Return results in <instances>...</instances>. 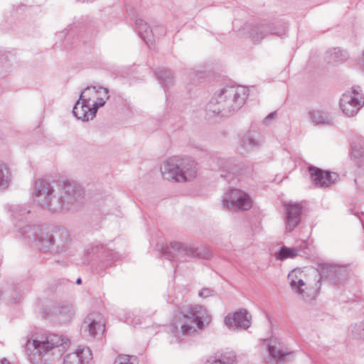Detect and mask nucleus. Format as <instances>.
<instances>
[{
    "instance_id": "nucleus-1",
    "label": "nucleus",
    "mask_w": 364,
    "mask_h": 364,
    "mask_svg": "<svg viewBox=\"0 0 364 364\" xmlns=\"http://www.w3.org/2000/svg\"><path fill=\"white\" fill-rule=\"evenodd\" d=\"M38 179L34 184L35 200L52 213L75 208L84 198L82 188L68 180L55 184Z\"/></svg>"
},
{
    "instance_id": "nucleus-2",
    "label": "nucleus",
    "mask_w": 364,
    "mask_h": 364,
    "mask_svg": "<svg viewBox=\"0 0 364 364\" xmlns=\"http://www.w3.org/2000/svg\"><path fill=\"white\" fill-rule=\"evenodd\" d=\"M342 267L331 264H322L319 266L318 271L315 272V286L309 287V291L305 292L304 287H306V282L304 280V272L299 269H293L288 274V280L292 291L297 294L306 301L314 300L320 289L321 279L334 280L338 278Z\"/></svg>"
},
{
    "instance_id": "nucleus-3",
    "label": "nucleus",
    "mask_w": 364,
    "mask_h": 364,
    "mask_svg": "<svg viewBox=\"0 0 364 364\" xmlns=\"http://www.w3.org/2000/svg\"><path fill=\"white\" fill-rule=\"evenodd\" d=\"M247 90L244 87L230 86L215 92L205 107L209 115L228 116L240 109L247 97Z\"/></svg>"
},
{
    "instance_id": "nucleus-4",
    "label": "nucleus",
    "mask_w": 364,
    "mask_h": 364,
    "mask_svg": "<svg viewBox=\"0 0 364 364\" xmlns=\"http://www.w3.org/2000/svg\"><path fill=\"white\" fill-rule=\"evenodd\" d=\"M198 170V164L194 160L178 156L169 158L161 166L164 178L177 182H185L196 178Z\"/></svg>"
},
{
    "instance_id": "nucleus-5",
    "label": "nucleus",
    "mask_w": 364,
    "mask_h": 364,
    "mask_svg": "<svg viewBox=\"0 0 364 364\" xmlns=\"http://www.w3.org/2000/svg\"><path fill=\"white\" fill-rule=\"evenodd\" d=\"M46 232L38 225H26L19 229V232L28 244L35 245L41 252H48L52 247V237L46 236Z\"/></svg>"
},
{
    "instance_id": "nucleus-6",
    "label": "nucleus",
    "mask_w": 364,
    "mask_h": 364,
    "mask_svg": "<svg viewBox=\"0 0 364 364\" xmlns=\"http://www.w3.org/2000/svg\"><path fill=\"white\" fill-rule=\"evenodd\" d=\"M242 31L254 43H259L269 35H281L276 26L270 23H245Z\"/></svg>"
},
{
    "instance_id": "nucleus-7",
    "label": "nucleus",
    "mask_w": 364,
    "mask_h": 364,
    "mask_svg": "<svg viewBox=\"0 0 364 364\" xmlns=\"http://www.w3.org/2000/svg\"><path fill=\"white\" fill-rule=\"evenodd\" d=\"M181 316L184 318L191 319L200 330L208 326L212 320L211 315L201 305H188L181 310Z\"/></svg>"
},
{
    "instance_id": "nucleus-8",
    "label": "nucleus",
    "mask_w": 364,
    "mask_h": 364,
    "mask_svg": "<svg viewBox=\"0 0 364 364\" xmlns=\"http://www.w3.org/2000/svg\"><path fill=\"white\" fill-rule=\"evenodd\" d=\"M340 107L344 114L353 117L364 105V98L355 90L347 91L340 99Z\"/></svg>"
},
{
    "instance_id": "nucleus-9",
    "label": "nucleus",
    "mask_w": 364,
    "mask_h": 364,
    "mask_svg": "<svg viewBox=\"0 0 364 364\" xmlns=\"http://www.w3.org/2000/svg\"><path fill=\"white\" fill-rule=\"evenodd\" d=\"M223 206L228 208L248 210L252 201L248 194L240 189H232L222 200Z\"/></svg>"
},
{
    "instance_id": "nucleus-10",
    "label": "nucleus",
    "mask_w": 364,
    "mask_h": 364,
    "mask_svg": "<svg viewBox=\"0 0 364 364\" xmlns=\"http://www.w3.org/2000/svg\"><path fill=\"white\" fill-rule=\"evenodd\" d=\"M266 362L271 364H285L293 358V351L285 347L283 343H268L266 346Z\"/></svg>"
},
{
    "instance_id": "nucleus-11",
    "label": "nucleus",
    "mask_w": 364,
    "mask_h": 364,
    "mask_svg": "<svg viewBox=\"0 0 364 364\" xmlns=\"http://www.w3.org/2000/svg\"><path fill=\"white\" fill-rule=\"evenodd\" d=\"M224 323L231 331L248 329L252 324V315L245 309L228 314L224 318Z\"/></svg>"
},
{
    "instance_id": "nucleus-12",
    "label": "nucleus",
    "mask_w": 364,
    "mask_h": 364,
    "mask_svg": "<svg viewBox=\"0 0 364 364\" xmlns=\"http://www.w3.org/2000/svg\"><path fill=\"white\" fill-rule=\"evenodd\" d=\"M55 343H26V352L30 362L42 364V357L54 347Z\"/></svg>"
},
{
    "instance_id": "nucleus-13",
    "label": "nucleus",
    "mask_w": 364,
    "mask_h": 364,
    "mask_svg": "<svg viewBox=\"0 0 364 364\" xmlns=\"http://www.w3.org/2000/svg\"><path fill=\"white\" fill-rule=\"evenodd\" d=\"M309 171L313 183L317 187H328L337 177L335 173H330L313 166L309 168Z\"/></svg>"
},
{
    "instance_id": "nucleus-14",
    "label": "nucleus",
    "mask_w": 364,
    "mask_h": 364,
    "mask_svg": "<svg viewBox=\"0 0 364 364\" xmlns=\"http://www.w3.org/2000/svg\"><path fill=\"white\" fill-rule=\"evenodd\" d=\"M302 207L300 204H287L285 205L286 230L291 232L300 223Z\"/></svg>"
},
{
    "instance_id": "nucleus-15",
    "label": "nucleus",
    "mask_w": 364,
    "mask_h": 364,
    "mask_svg": "<svg viewBox=\"0 0 364 364\" xmlns=\"http://www.w3.org/2000/svg\"><path fill=\"white\" fill-rule=\"evenodd\" d=\"M46 236L52 237V247L55 246L56 252L64 250L70 242V237L68 231L64 228L56 229L53 233L46 232Z\"/></svg>"
},
{
    "instance_id": "nucleus-16",
    "label": "nucleus",
    "mask_w": 364,
    "mask_h": 364,
    "mask_svg": "<svg viewBox=\"0 0 364 364\" xmlns=\"http://www.w3.org/2000/svg\"><path fill=\"white\" fill-rule=\"evenodd\" d=\"M85 91L82 92L77 102L73 109L74 116L82 122H88L89 116L91 115V107L90 105V98L85 97Z\"/></svg>"
},
{
    "instance_id": "nucleus-17",
    "label": "nucleus",
    "mask_w": 364,
    "mask_h": 364,
    "mask_svg": "<svg viewBox=\"0 0 364 364\" xmlns=\"http://www.w3.org/2000/svg\"><path fill=\"white\" fill-rule=\"evenodd\" d=\"M90 360L91 350L89 348H79L76 352L65 356L63 364H89Z\"/></svg>"
},
{
    "instance_id": "nucleus-18",
    "label": "nucleus",
    "mask_w": 364,
    "mask_h": 364,
    "mask_svg": "<svg viewBox=\"0 0 364 364\" xmlns=\"http://www.w3.org/2000/svg\"><path fill=\"white\" fill-rule=\"evenodd\" d=\"M26 341H70L68 338L58 334L47 333L43 329L34 328L27 336Z\"/></svg>"
},
{
    "instance_id": "nucleus-19",
    "label": "nucleus",
    "mask_w": 364,
    "mask_h": 364,
    "mask_svg": "<svg viewBox=\"0 0 364 364\" xmlns=\"http://www.w3.org/2000/svg\"><path fill=\"white\" fill-rule=\"evenodd\" d=\"M307 247V243L306 241L302 242L296 247H288L283 246L280 250L275 253V258L277 260H285L287 259H294L301 255V252Z\"/></svg>"
},
{
    "instance_id": "nucleus-20",
    "label": "nucleus",
    "mask_w": 364,
    "mask_h": 364,
    "mask_svg": "<svg viewBox=\"0 0 364 364\" xmlns=\"http://www.w3.org/2000/svg\"><path fill=\"white\" fill-rule=\"evenodd\" d=\"M94 93H92V97H95V100L92 104V119L95 117L97 109L104 106L109 99L108 90L102 87L92 86Z\"/></svg>"
},
{
    "instance_id": "nucleus-21",
    "label": "nucleus",
    "mask_w": 364,
    "mask_h": 364,
    "mask_svg": "<svg viewBox=\"0 0 364 364\" xmlns=\"http://www.w3.org/2000/svg\"><path fill=\"white\" fill-rule=\"evenodd\" d=\"M135 25L141 39L148 46H152L154 42V36L147 23L141 18H138L135 21Z\"/></svg>"
},
{
    "instance_id": "nucleus-22",
    "label": "nucleus",
    "mask_w": 364,
    "mask_h": 364,
    "mask_svg": "<svg viewBox=\"0 0 364 364\" xmlns=\"http://www.w3.org/2000/svg\"><path fill=\"white\" fill-rule=\"evenodd\" d=\"M171 250L174 255L173 258L178 261L186 260V256L194 257L196 255V251L181 242H173L171 244Z\"/></svg>"
},
{
    "instance_id": "nucleus-23",
    "label": "nucleus",
    "mask_w": 364,
    "mask_h": 364,
    "mask_svg": "<svg viewBox=\"0 0 364 364\" xmlns=\"http://www.w3.org/2000/svg\"><path fill=\"white\" fill-rule=\"evenodd\" d=\"M308 116L312 123L315 124L326 126H332L333 124V119L328 118L326 114L321 110L311 109L308 112Z\"/></svg>"
},
{
    "instance_id": "nucleus-24",
    "label": "nucleus",
    "mask_w": 364,
    "mask_h": 364,
    "mask_svg": "<svg viewBox=\"0 0 364 364\" xmlns=\"http://www.w3.org/2000/svg\"><path fill=\"white\" fill-rule=\"evenodd\" d=\"M326 58L329 63L338 64L346 61L348 58V54L338 48H334L326 53Z\"/></svg>"
},
{
    "instance_id": "nucleus-25",
    "label": "nucleus",
    "mask_w": 364,
    "mask_h": 364,
    "mask_svg": "<svg viewBox=\"0 0 364 364\" xmlns=\"http://www.w3.org/2000/svg\"><path fill=\"white\" fill-rule=\"evenodd\" d=\"M156 74L166 87H169L173 83V75L171 71L167 68H160L156 71Z\"/></svg>"
},
{
    "instance_id": "nucleus-26",
    "label": "nucleus",
    "mask_w": 364,
    "mask_h": 364,
    "mask_svg": "<svg viewBox=\"0 0 364 364\" xmlns=\"http://www.w3.org/2000/svg\"><path fill=\"white\" fill-rule=\"evenodd\" d=\"M11 181L10 172L6 164L0 163V188H6Z\"/></svg>"
},
{
    "instance_id": "nucleus-27",
    "label": "nucleus",
    "mask_w": 364,
    "mask_h": 364,
    "mask_svg": "<svg viewBox=\"0 0 364 364\" xmlns=\"http://www.w3.org/2000/svg\"><path fill=\"white\" fill-rule=\"evenodd\" d=\"M217 360H220L221 364H237V358L234 351H226L222 353Z\"/></svg>"
},
{
    "instance_id": "nucleus-28",
    "label": "nucleus",
    "mask_w": 364,
    "mask_h": 364,
    "mask_svg": "<svg viewBox=\"0 0 364 364\" xmlns=\"http://www.w3.org/2000/svg\"><path fill=\"white\" fill-rule=\"evenodd\" d=\"M105 331V322L104 320H100L98 322H96L95 320H92V337H95V339H101V338L98 336H101Z\"/></svg>"
},
{
    "instance_id": "nucleus-29",
    "label": "nucleus",
    "mask_w": 364,
    "mask_h": 364,
    "mask_svg": "<svg viewBox=\"0 0 364 364\" xmlns=\"http://www.w3.org/2000/svg\"><path fill=\"white\" fill-rule=\"evenodd\" d=\"M60 315V319L63 321H67L70 320L74 314L72 306L70 304L65 305L58 311Z\"/></svg>"
},
{
    "instance_id": "nucleus-30",
    "label": "nucleus",
    "mask_w": 364,
    "mask_h": 364,
    "mask_svg": "<svg viewBox=\"0 0 364 364\" xmlns=\"http://www.w3.org/2000/svg\"><path fill=\"white\" fill-rule=\"evenodd\" d=\"M135 360V356L121 354L115 358L113 364H134Z\"/></svg>"
},
{
    "instance_id": "nucleus-31",
    "label": "nucleus",
    "mask_w": 364,
    "mask_h": 364,
    "mask_svg": "<svg viewBox=\"0 0 364 364\" xmlns=\"http://www.w3.org/2000/svg\"><path fill=\"white\" fill-rule=\"evenodd\" d=\"M242 144L244 146H247V148L252 149L255 147H257L259 145V141H256L255 139H252L249 135L245 136L242 140Z\"/></svg>"
},
{
    "instance_id": "nucleus-32",
    "label": "nucleus",
    "mask_w": 364,
    "mask_h": 364,
    "mask_svg": "<svg viewBox=\"0 0 364 364\" xmlns=\"http://www.w3.org/2000/svg\"><path fill=\"white\" fill-rule=\"evenodd\" d=\"M30 213V210L28 208L26 205H20L18 206L14 213V218H18L21 216H24L26 214H28Z\"/></svg>"
},
{
    "instance_id": "nucleus-33",
    "label": "nucleus",
    "mask_w": 364,
    "mask_h": 364,
    "mask_svg": "<svg viewBox=\"0 0 364 364\" xmlns=\"http://www.w3.org/2000/svg\"><path fill=\"white\" fill-rule=\"evenodd\" d=\"M181 331L183 336H191L196 332V330L193 326L183 323L181 326Z\"/></svg>"
},
{
    "instance_id": "nucleus-34",
    "label": "nucleus",
    "mask_w": 364,
    "mask_h": 364,
    "mask_svg": "<svg viewBox=\"0 0 364 364\" xmlns=\"http://www.w3.org/2000/svg\"><path fill=\"white\" fill-rule=\"evenodd\" d=\"M213 292L214 291L211 289L203 288L199 291L198 295L200 297L207 298L208 296H212L213 294Z\"/></svg>"
},
{
    "instance_id": "nucleus-35",
    "label": "nucleus",
    "mask_w": 364,
    "mask_h": 364,
    "mask_svg": "<svg viewBox=\"0 0 364 364\" xmlns=\"http://www.w3.org/2000/svg\"><path fill=\"white\" fill-rule=\"evenodd\" d=\"M361 330L364 331V323H359L358 325H355L354 330H353V333L360 336L364 335V333H361Z\"/></svg>"
},
{
    "instance_id": "nucleus-36",
    "label": "nucleus",
    "mask_w": 364,
    "mask_h": 364,
    "mask_svg": "<svg viewBox=\"0 0 364 364\" xmlns=\"http://www.w3.org/2000/svg\"><path fill=\"white\" fill-rule=\"evenodd\" d=\"M277 113L276 112L269 113L264 119V123L267 125L269 124V121L270 119H274L276 117Z\"/></svg>"
},
{
    "instance_id": "nucleus-37",
    "label": "nucleus",
    "mask_w": 364,
    "mask_h": 364,
    "mask_svg": "<svg viewBox=\"0 0 364 364\" xmlns=\"http://www.w3.org/2000/svg\"><path fill=\"white\" fill-rule=\"evenodd\" d=\"M314 286H315V282L312 283L310 281H306V287H304L305 292L309 291V287H314Z\"/></svg>"
},
{
    "instance_id": "nucleus-38",
    "label": "nucleus",
    "mask_w": 364,
    "mask_h": 364,
    "mask_svg": "<svg viewBox=\"0 0 364 364\" xmlns=\"http://www.w3.org/2000/svg\"><path fill=\"white\" fill-rule=\"evenodd\" d=\"M205 364H221L220 360H217L215 358H210Z\"/></svg>"
},
{
    "instance_id": "nucleus-39",
    "label": "nucleus",
    "mask_w": 364,
    "mask_h": 364,
    "mask_svg": "<svg viewBox=\"0 0 364 364\" xmlns=\"http://www.w3.org/2000/svg\"><path fill=\"white\" fill-rule=\"evenodd\" d=\"M277 338L275 336L272 335L271 337H267V338H263L262 340V341H264V342H266V341H273L277 340Z\"/></svg>"
},
{
    "instance_id": "nucleus-40",
    "label": "nucleus",
    "mask_w": 364,
    "mask_h": 364,
    "mask_svg": "<svg viewBox=\"0 0 364 364\" xmlns=\"http://www.w3.org/2000/svg\"><path fill=\"white\" fill-rule=\"evenodd\" d=\"M20 298H21V295H20L19 292H16L15 294V296L11 298V300L14 302H16L19 300Z\"/></svg>"
},
{
    "instance_id": "nucleus-41",
    "label": "nucleus",
    "mask_w": 364,
    "mask_h": 364,
    "mask_svg": "<svg viewBox=\"0 0 364 364\" xmlns=\"http://www.w3.org/2000/svg\"><path fill=\"white\" fill-rule=\"evenodd\" d=\"M352 150L353 154H354L355 157H358L361 154V152L359 150H355V148L353 146H352Z\"/></svg>"
},
{
    "instance_id": "nucleus-42",
    "label": "nucleus",
    "mask_w": 364,
    "mask_h": 364,
    "mask_svg": "<svg viewBox=\"0 0 364 364\" xmlns=\"http://www.w3.org/2000/svg\"><path fill=\"white\" fill-rule=\"evenodd\" d=\"M84 323H86V325H87L86 328H87V331H89V333H91V321L88 322L87 321L85 320L84 321Z\"/></svg>"
},
{
    "instance_id": "nucleus-43",
    "label": "nucleus",
    "mask_w": 364,
    "mask_h": 364,
    "mask_svg": "<svg viewBox=\"0 0 364 364\" xmlns=\"http://www.w3.org/2000/svg\"><path fill=\"white\" fill-rule=\"evenodd\" d=\"M360 60V63L361 68L364 70V51L362 53V57Z\"/></svg>"
},
{
    "instance_id": "nucleus-44",
    "label": "nucleus",
    "mask_w": 364,
    "mask_h": 364,
    "mask_svg": "<svg viewBox=\"0 0 364 364\" xmlns=\"http://www.w3.org/2000/svg\"><path fill=\"white\" fill-rule=\"evenodd\" d=\"M0 364H11L9 360H7L6 358L2 359L0 361Z\"/></svg>"
},
{
    "instance_id": "nucleus-45",
    "label": "nucleus",
    "mask_w": 364,
    "mask_h": 364,
    "mask_svg": "<svg viewBox=\"0 0 364 364\" xmlns=\"http://www.w3.org/2000/svg\"><path fill=\"white\" fill-rule=\"evenodd\" d=\"M81 283H82V279H81V278H78V279H77V280H76V284H80Z\"/></svg>"
},
{
    "instance_id": "nucleus-46",
    "label": "nucleus",
    "mask_w": 364,
    "mask_h": 364,
    "mask_svg": "<svg viewBox=\"0 0 364 364\" xmlns=\"http://www.w3.org/2000/svg\"><path fill=\"white\" fill-rule=\"evenodd\" d=\"M3 295H4V293L3 291L0 289V301L1 300V299L3 298Z\"/></svg>"
},
{
    "instance_id": "nucleus-47",
    "label": "nucleus",
    "mask_w": 364,
    "mask_h": 364,
    "mask_svg": "<svg viewBox=\"0 0 364 364\" xmlns=\"http://www.w3.org/2000/svg\"><path fill=\"white\" fill-rule=\"evenodd\" d=\"M218 162L221 164H223L225 163V161L223 160H219Z\"/></svg>"
}]
</instances>
